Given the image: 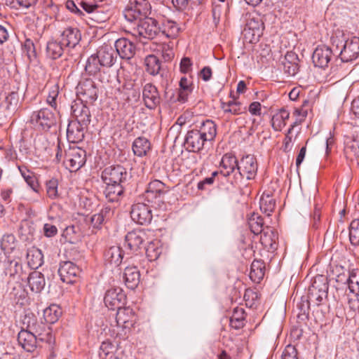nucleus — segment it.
<instances>
[{
    "label": "nucleus",
    "instance_id": "nucleus-38",
    "mask_svg": "<svg viewBox=\"0 0 359 359\" xmlns=\"http://www.w3.org/2000/svg\"><path fill=\"white\" fill-rule=\"evenodd\" d=\"M290 117V112L285 109H281L276 113L271 118L272 128L276 131H280L285 126L286 121Z\"/></svg>",
    "mask_w": 359,
    "mask_h": 359
},
{
    "label": "nucleus",
    "instance_id": "nucleus-44",
    "mask_svg": "<svg viewBox=\"0 0 359 359\" xmlns=\"http://www.w3.org/2000/svg\"><path fill=\"white\" fill-rule=\"evenodd\" d=\"M345 152L347 155L359 157V137H347L345 140Z\"/></svg>",
    "mask_w": 359,
    "mask_h": 359
},
{
    "label": "nucleus",
    "instance_id": "nucleus-22",
    "mask_svg": "<svg viewBox=\"0 0 359 359\" xmlns=\"http://www.w3.org/2000/svg\"><path fill=\"white\" fill-rule=\"evenodd\" d=\"M88 125L81 124L79 122L69 121L67 129V138L72 143L81 142L85 135V129Z\"/></svg>",
    "mask_w": 359,
    "mask_h": 359
},
{
    "label": "nucleus",
    "instance_id": "nucleus-32",
    "mask_svg": "<svg viewBox=\"0 0 359 359\" xmlns=\"http://www.w3.org/2000/svg\"><path fill=\"white\" fill-rule=\"evenodd\" d=\"M123 193V184H106L104 194L109 202H117Z\"/></svg>",
    "mask_w": 359,
    "mask_h": 359
},
{
    "label": "nucleus",
    "instance_id": "nucleus-37",
    "mask_svg": "<svg viewBox=\"0 0 359 359\" xmlns=\"http://www.w3.org/2000/svg\"><path fill=\"white\" fill-rule=\"evenodd\" d=\"M233 98L227 102H222L221 108L225 114H231L233 115H239L245 111L246 108L242 106V104L236 101V98L231 95Z\"/></svg>",
    "mask_w": 359,
    "mask_h": 359
},
{
    "label": "nucleus",
    "instance_id": "nucleus-47",
    "mask_svg": "<svg viewBox=\"0 0 359 359\" xmlns=\"http://www.w3.org/2000/svg\"><path fill=\"white\" fill-rule=\"evenodd\" d=\"M116 347L109 341H103L100 347L99 355L102 359H113Z\"/></svg>",
    "mask_w": 359,
    "mask_h": 359
},
{
    "label": "nucleus",
    "instance_id": "nucleus-23",
    "mask_svg": "<svg viewBox=\"0 0 359 359\" xmlns=\"http://www.w3.org/2000/svg\"><path fill=\"white\" fill-rule=\"evenodd\" d=\"M60 42L67 48H74L81 41V34L76 27L66 28L60 34Z\"/></svg>",
    "mask_w": 359,
    "mask_h": 359
},
{
    "label": "nucleus",
    "instance_id": "nucleus-53",
    "mask_svg": "<svg viewBox=\"0 0 359 359\" xmlns=\"http://www.w3.org/2000/svg\"><path fill=\"white\" fill-rule=\"evenodd\" d=\"M244 319L243 309L237 308L230 318V325L235 329H240L244 325Z\"/></svg>",
    "mask_w": 359,
    "mask_h": 359
},
{
    "label": "nucleus",
    "instance_id": "nucleus-63",
    "mask_svg": "<svg viewBox=\"0 0 359 359\" xmlns=\"http://www.w3.org/2000/svg\"><path fill=\"white\" fill-rule=\"evenodd\" d=\"M249 111L255 116L261 114V104L259 102H253L249 106Z\"/></svg>",
    "mask_w": 359,
    "mask_h": 359
},
{
    "label": "nucleus",
    "instance_id": "nucleus-46",
    "mask_svg": "<svg viewBox=\"0 0 359 359\" xmlns=\"http://www.w3.org/2000/svg\"><path fill=\"white\" fill-rule=\"evenodd\" d=\"M101 67H102V65L95 54L88 57L86 62L85 69L88 73V74L96 76L98 73H100Z\"/></svg>",
    "mask_w": 359,
    "mask_h": 359
},
{
    "label": "nucleus",
    "instance_id": "nucleus-26",
    "mask_svg": "<svg viewBox=\"0 0 359 359\" xmlns=\"http://www.w3.org/2000/svg\"><path fill=\"white\" fill-rule=\"evenodd\" d=\"M220 166V173L224 177H228L235 170L238 171V163L233 155L226 154L222 158Z\"/></svg>",
    "mask_w": 359,
    "mask_h": 359
},
{
    "label": "nucleus",
    "instance_id": "nucleus-48",
    "mask_svg": "<svg viewBox=\"0 0 359 359\" xmlns=\"http://www.w3.org/2000/svg\"><path fill=\"white\" fill-rule=\"evenodd\" d=\"M61 315L60 308L52 305L43 311V317L47 323L53 324L57 322Z\"/></svg>",
    "mask_w": 359,
    "mask_h": 359
},
{
    "label": "nucleus",
    "instance_id": "nucleus-7",
    "mask_svg": "<svg viewBox=\"0 0 359 359\" xmlns=\"http://www.w3.org/2000/svg\"><path fill=\"white\" fill-rule=\"evenodd\" d=\"M337 48L340 49L339 57L343 62H349L356 60L359 56V38L352 37L341 45L337 44Z\"/></svg>",
    "mask_w": 359,
    "mask_h": 359
},
{
    "label": "nucleus",
    "instance_id": "nucleus-55",
    "mask_svg": "<svg viewBox=\"0 0 359 359\" xmlns=\"http://www.w3.org/2000/svg\"><path fill=\"white\" fill-rule=\"evenodd\" d=\"M249 226L251 231L255 234H259L265 230L263 228V219L260 216L252 215L250 218Z\"/></svg>",
    "mask_w": 359,
    "mask_h": 359
},
{
    "label": "nucleus",
    "instance_id": "nucleus-30",
    "mask_svg": "<svg viewBox=\"0 0 359 359\" xmlns=\"http://www.w3.org/2000/svg\"><path fill=\"white\" fill-rule=\"evenodd\" d=\"M79 4L83 11L92 14L93 19L105 21L108 18L107 15L101 10L100 6L96 3L81 1Z\"/></svg>",
    "mask_w": 359,
    "mask_h": 359
},
{
    "label": "nucleus",
    "instance_id": "nucleus-10",
    "mask_svg": "<svg viewBox=\"0 0 359 359\" xmlns=\"http://www.w3.org/2000/svg\"><path fill=\"white\" fill-rule=\"evenodd\" d=\"M130 216L132 219L141 225L149 224L152 220L151 208L144 203H136L132 205Z\"/></svg>",
    "mask_w": 359,
    "mask_h": 359
},
{
    "label": "nucleus",
    "instance_id": "nucleus-9",
    "mask_svg": "<svg viewBox=\"0 0 359 359\" xmlns=\"http://www.w3.org/2000/svg\"><path fill=\"white\" fill-rule=\"evenodd\" d=\"M126 169L121 165H110L102 172V180L105 184H123L128 178Z\"/></svg>",
    "mask_w": 359,
    "mask_h": 359
},
{
    "label": "nucleus",
    "instance_id": "nucleus-60",
    "mask_svg": "<svg viewBox=\"0 0 359 359\" xmlns=\"http://www.w3.org/2000/svg\"><path fill=\"white\" fill-rule=\"evenodd\" d=\"M192 62L189 57H183L180 62V70L186 74L191 70Z\"/></svg>",
    "mask_w": 359,
    "mask_h": 359
},
{
    "label": "nucleus",
    "instance_id": "nucleus-50",
    "mask_svg": "<svg viewBox=\"0 0 359 359\" xmlns=\"http://www.w3.org/2000/svg\"><path fill=\"white\" fill-rule=\"evenodd\" d=\"M18 169L27 184L32 188L33 191L38 192L39 184L34 175L25 167L19 166Z\"/></svg>",
    "mask_w": 359,
    "mask_h": 359
},
{
    "label": "nucleus",
    "instance_id": "nucleus-12",
    "mask_svg": "<svg viewBox=\"0 0 359 359\" xmlns=\"http://www.w3.org/2000/svg\"><path fill=\"white\" fill-rule=\"evenodd\" d=\"M142 99L147 108L154 109L161 103V96L157 88L151 83H146L142 88Z\"/></svg>",
    "mask_w": 359,
    "mask_h": 359
},
{
    "label": "nucleus",
    "instance_id": "nucleus-15",
    "mask_svg": "<svg viewBox=\"0 0 359 359\" xmlns=\"http://www.w3.org/2000/svg\"><path fill=\"white\" fill-rule=\"evenodd\" d=\"M333 50L328 46H319L313 51L312 60L316 67L325 68L331 61Z\"/></svg>",
    "mask_w": 359,
    "mask_h": 359
},
{
    "label": "nucleus",
    "instance_id": "nucleus-14",
    "mask_svg": "<svg viewBox=\"0 0 359 359\" xmlns=\"http://www.w3.org/2000/svg\"><path fill=\"white\" fill-rule=\"evenodd\" d=\"M79 273V268L72 262H64L60 264L58 274L64 283H73Z\"/></svg>",
    "mask_w": 359,
    "mask_h": 359
},
{
    "label": "nucleus",
    "instance_id": "nucleus-62",
    "mask_svg": "<svg viewBox=\"0 0 359 359\" xmlns=\"http://www.w3.org/2000/svg\"><path fill=\"white\" fill-rule=\"evenodd\" d=\"M66 7L69 11L78 15H81L83 14V11L79 9L75 3L72 0L67 1Z\"/></svg>",
    "mask_w": 359,
    "mask_h": 359
},
{
    "label": "nucleus",
    "instance_id": "nucleus-58",
    "mask_svg": "<svg viewBox=\"0 0 359 359\" xmlns=\"http://www.w3.org/2000/svg\"><path fill=\"white\" fill-rule=\"evenodd\" d=\"M58 96V90L57 89H54L49 92V94L47 97L46 102L47 103L53 108L55 111L57 110V98Z\"/></svg>",
    "mask_w": 359,
    "mask_h": 359
},
{
    "label": "nucleus",
    "instance_id": "nucleus-49",
    "mask_svg": "<svg viewBox=\"0 0 359 359\" xmlns=\"http://www.w3.org/2000/svg\"><path fill=\"white\" fill-rule=\"evenodd\" d=\"M43 262V255L41 250H36L27 253V264L31 269H38Z\"/></svg>",
    "mask_w": 359,
    "mask_h": 359
},
{
    "label": "nucleus",
    "instance_id": "nucleus-11",
    "mask_svg": "<svg viewBox=\"0 0 359 359\" xmlns=\"http://www.w3.org/2000/svg\"><path fill=\"white\" fill-rule=\"evenodd\" d=\"M126 299V296L120 287H112L107 290L104 297L106 306L111 310L123 306Z\"/></svg>",
    "mask_w": 359,
    "mask_h": 359
},
{
    "label": "nucleus",
    "instance_id": "nucleus-16",
    "mask_svg": "<svg viewBox=\"0 0 359 359\" xmlns=\"http://www.w3.org/2000/svg\"><path fill=\"white\" fill-rule=\"evenodd\" d=\"M206 142V140L197 130H191L188 131L186 135L184 145L188 151L198 152L203 148Z\"/></svg>",
    "mask_w": 359,
    "mask_h": 359
},
{
    "label": "nucleus",
    "instance_id": "nucleus-28",
    "mask_svg": "<svg viewBox=\"0 0 359 359\" xmlns=\"http://www.w3.org/2000/svg\"><path fill=\"white\" fill-rule=\"evenodd\" d=\"M123 277L127 287L134 290L140 283V273L136 266H127Z\"/></svg>",
    "mask_w": 359,
    "mask_h": 359
},
{
    "label": "nucleus",
    "instance_id": "nucleus-1",
    "mask_svg": "<svg viewBox=\"0 0 359 359\" xmlns=\"http://www.w3.org/2000/svg\"><path fill=\"white\" fill-rule=\"evenodd\" d=\"M151 6L147 0H130L126 5L123 15L130 22H137L150 13Z\"/></svg>",
    "mask_w": 359,
    "mask_h": 359
},
{
    "label": "nucleus",
    "instance_id": "nucleus-8",
    "mask_svg": "<svg viewBox=\"0 0 359 359\" xmlns=\"http://www.w3.org/2000/svg\"><path fill=\"white\" fill-rule=\"evenodd\" d=\"M48 339L41 337V334H37V331L32 332L30 330H22L18 335V341L19 344L27 352H32L36 347L37 341H43L50 340L51 336L47 334Z\"/></svg>",
    "mask_w": 359,
    "mask_h": 359
},
{
    "label": "nucleus",
    "instance_id": "nucleus-39",
    "mask_svg": "<svg viewBox=\"0 0 359 359\" xmlns=\"http://www.w3.org/2000/svg\"><path fill=\"white\" fill-rule=\"evenodd\" d=\"M259 205L260 210L269 216L275 208L276 201L269 192H264L260 198Z\"/></svg>",
    "mask_w": 359,
    "mask_h": 359
},
{
    "label": "nucleus",
    "instance_id": "nucleus-54",
    "mask_svg": "<svg viewBox=\"0 0 359 359\" xmlns=\"http://www.w3.org/2000/svg\"><path fill=\"white\" fill-rule=\"evenodd\" d=\"M349 239L352 245H359V219L351 222L349 227Z\"/></svg>",
    "mask_w": 359,
    "mask_h": 359
},
{
    "label": "nucleus",
    "instance_id": "nucleus-2",
    "mask_svg": "<svg viewBox=\"0 0 359 359\" xmlns=\"http://www.w3.org/2000/svg\"><path fill=\"white\" fill-rule=\"evenodd\" d=\"M130 32L135 37L152 39L160 34V27L156 20L146 16L136 22Z\"/></svg>",
    "mask_w": 359,
    "mask_h": 359
},
{
    "label": "nucleus",
    "instance_id": "nucleus-51",
    "mask_svg": "<svg viewBox=\"0 0 359 359\" xmlns=\"http://www.w3.org/2000/svg\"><path fill=\"white\" fill-rule=\"evenodd\" d=\"M264 275L263 263L260 261L252 262L250 267V278L259 282Z\"/></svg>",
    "mask_w": 359,
    "mask_h": 359
},
{
    "label": "nucleus",
    "instance_id": "nucleus-6",
    "mask_svg": "<svg viewBox=\"0 0 359 359\" xmlns=\"http://www.w3.org/2000/svg\"><path fill=\"white\" fill-rule=\"evenodd\" d=\"M328 291L327 278L323 275L316 276L309 287L308 301H316L317 304L322 302L327 297Z\"/></svg>",
    "mask_w": 359,
    "mask_h": 359
},
{
    "label": "nucleus",
    "instance_id": "nucleus-45",
    "mask_svg": "<svg viewBox=\"0 0 359 359\" xmlns=\"http://www.w3.org/2000/svg\"><path fill=\"white\" fill-rule=\"evenodd\" d=\"M0 247L4 254L11 253L15 248V238L12 233H7L2 236Z\"/></svg>",
    "mask_w": 359,
    "mask_h": 359
},
{
    "label": "nucleus",
    "instance_id": "nucleus-3",
    "mask_svg": "<svg viewBox=\"0 0 359 359\" xmlns=\"http://www.w3.org/2000/svg\"><path fill=\"white\" fill-rule=\"evenodd\" d=\"M29 121L36 130L48 131L55 125L56 116L50 109L43 108L33 111Z\"/></svg>",
    "mask_w": 359,
    "mask_h": 359
},
{
    "label": "nucleus",
    "instance_id": "nucleus-31",
    "mask_svg": "<svg viewBox=\"0 0 359 359\" xmlns=\"http://www.w3.org/2000/svg\"><path fill=\"white\" fill-rule=\"evenodd\" d=\"M123 252L118 246H112L109 248L104 253L105 262L115 266H119L123 259Z\"/></svg>",
    "mask_w": 359,
    "mask_h": 359
},
{
    "label": "nucleus",
    "instance_id": "nucleus-25",
    "mask_svg": "<svg viewBox=\"0 0 359 359\" xmlns=\"http://www.w3.org/2000/svg\"><path fill=\"white\" fill-rule=\"evenodd\" d=\"M283 65L285 74L290 76H295L298 73L299 69L297 55L293 52H287L285 55Z\"/></svg>",
    "mask_w": 359,
    "mask_h": 359
},
{
    "label": "nucleus",
    "instance_id": "nucleus-52",
    "mask_svg": "<svg viewBox=\"0 0 359 359\" xmlns=\"http://www.w3.org/2000/svg\"><path fill=\"white\" fill-rule=\"evenodd\" d=\"M22 270V264L16 259L8 260L5 264L4 273L11 277H14L15 275L19 274Z\"/></svg>",
    "mask_w": 359,
    "mask_h": 359
},
{
    "label": "nucleus",
    "instance_id": "nucleus-57",
    "mask_svg": "<svg viewBox=\"0 0 359 359\" xmlns=\"http://www.w3.org/2000/svg\"><path fill=\"white\" fill-rule=\"evenodd\" d=\"M282 359H297V353L294 346L287 345L282 353Z\"/></svg>",
    "mask_w": 359,
    "mask_h": 359
},
{
    "label": "nucleus",
    "instance_id": "nucleus-4",
    "mask_svg": "<svg viewBox=\"0 0 359 359\" xmlns=\"http://www.w3.org/2000/svg\"><path fill=\"white\" fill-rule=\"evenodd\" d=\"M98 92V88L91 79L81 80L76 88L78 100L86 103H93L97 99Z\"/></svg>",
    "mask_w": 359,
    "mask_h": 359
},
{
    "label": "nucleus",
    "instance_id": "nucleus-19",
    "mask_svg": "<svg viewBox=\"0 0 359 359\" xmlns=\"http://www.w3.org/2000/svg\"><path fill=\"white\" fill-rule=\"evenodd\" d=\"M102 67H111L117 60V55L114 48L110 45L104 44L99 48L95 54Z\"/></svg>",
    "mask_w": 359,
    "mask_h": 359
},
{
    "label": "nucleus",
    "instance_id": "nucleus-59",
    "mask_svg": "<svg viewBox=\"0 0 359 359\" xmlns=\"http://www.w3.org/2000/svg\"><path fill=\"white\" fill-rule=\"evenodd\" d=\"M43 233L48 238L53 237L57 233V228L53 224L46 223L43 225Z\"/></svg>",
    "mask_w": 359,
    "mask_h": 359
},
{
    "label": "nucleus",
    "instance_id": "nucleus-17",
    "mask_svg": "<svg viewBox=\"0 0 359 359\" xmlns=\"http://www.w3.org/2000/svg\"><path fill=\"white\" fill-rule=\"evenodd\" d=\"M116 55L125 60L131 59L135 54V45L126 38H120L114 43Z\"/></svg>",
    "mask_w": 359,
    "mask_h": 359
},
{
    "label": "nucleus",
    "instance_id": "nucleus-13",
    "mask_svg": "<svg viewBox=\"0 0 359 359\" xmlns=\"http://www.w3.org/2000/svg\"><path fill=\"white\" fill-rule=\"evenodd\" d=\"M257 163L255 158L251 155H247L242 158L238 163V172L240 175L245 177L248 180L254 179L257 172Z\"/></svg>",
    "mask_w": 359,
    "mask_h": 359
},
{
    "label": "nucleus",
    "instance_id": "nucleus-35",
    "mask_svg": "<svg viewBox=\"0 0 359 359\" xmlns=\"http://www.w3.org/2000/svg\"><path fill=\"white\" fill-rule=\"evenodd\" d=\"M197 130L207 142L212 141L217 135L216 124L209 119L203 121Z\"/></svg>",
    "mask_w": 359,
    "mask_h": 359
},
{
    "label": "nucleus",
    "instance_id": "nucleus-56",
    "mask_svg": "<svg viewBox=\"0 0 359 359\" xmlns=\"http://www.w3.org/2000/svg\"><path fill=\"white\" fill-rule=\"evenodd\" d=\"M58 182L56 179H52L46 183V191L49 198H55L57 196Z\"/></svg>",
    "mask_w": 359,
    "mask_h": 359
},
{
    "label": "nucleus",
    "instance_id": "nucleus-61",
    "mask_svg": "<svg viewBox=\"0 0 359 359\" xmlns=\"http://www.w3.org/2000/svg\"><path fill=\"white\" fill-rule=\"evenodd\" d=\"M106 221L102 215L95 214L91 217V224L94 228H100L101 224Z\"/></svg>",
    "mask_w": 359,
    "mask_h": 359
},
{
    "label": "nucleus",
    "instance_id": "nucleus-36",
    "mask_svg": "<svg viewBox=\"0 0 359 359\" xmlns=\"http://www.w3.org/2000/svg\"><path fill=\"white\" fill-rule=\"evenodd\" d=\"M132 149L135 156L143 157L150 150L151 144L146 137H139L134 140Z\"/></svg>",
    "mask_w": 359,
    "mask_h": 359
},
{
    "label": "nucleus",
    "instance_id": "nucleus-42",
    "mask_svg": "<svg viewBox=\"0 0 359 359\" xmlns=\"http://www.w3.org/2000/svg\"><path fill=\"white\" fill-rule=\"evenodd\" d=\"M246 27L259 35L264 28V23L260 16L250 14L246 18Z\"/></svg>",
    "mask_w": 359,
    "mask_h": 359
},
{
    "label": "nucleus",
    "instance_id": "nucleus-43",
    "mask_svg": "<svg viewBox=\"0 0 359 359\" xmlns=\"http://www.w3.org/2000/svg\"><path fill=\"white\" fill-rule=\"evenodd\" d=\"M147 72L151 75H157L160 72L161 63L158 57L154 55H149L145 58Z\"/></svg>",
    "mask_w": 359,
    "mask_h": 359
},
{
    "label": "nucleus",
    "instance_id": "nucleus-40",
    "mask_svg": "<svg viewBox=\"0 0 359 359\" xmlns=\"http://www.w3.org/2000/svg\"><path fill=\"white\" fill-rule=\"evenodd\" d=\"M180 32V27L177 24L170 20H165L163 22L162 27L160 28V33L167 38H175Z\"/></svg>",
    "mask_w": 359,
    "mask_h": 359
},
{
    "label": "nucleus",
    "instance_id": "nucleus-33",
    "mask_svg": "<svg viewBox=\"0 0 359 359\" xmlns=\"http://www.w3.org/2000/svg\"><path fill=\"white\" fill-rule=\"evenodd\" d=\"M28 285L32 292H40L46 285L43 275L36 271L30 273L28 277Z\"/></svg>",
    "mask_w": 359,
    "mask_h": 359
},
{
    "label": "nucleus",
    "instance_id": "nucleus-27",
    "mask_svg": "<svg viewBox=\"0 0 359 359\" xmlns=\"http://www.w3.org/2000/svg\"><path fill=\"white\" fill-rule=\"evenodd\" d=\"M165 184L160 180L151 181L144 193V197L148 202H152L165 192Z\"/></svg>",
    "mask_w": 359,
    "mask_h": 359
},
{
    "label": "nucleus",
    "instance_id": "nucleus-18",
    "mask_svg": "<svg viewBox=\"0 0 359 359\" xmlns=\"http://www.w3.org/2000/svg\"><path fill=\"white\" fill-rule=\"evenodd\" d=\"M72 116L76 118L74 121L88 125L90 122V112L84 102L75 100L71 106Z\"/></svg>",
    "mask_w": 359,
    "mask_h": 359
},
{
    "label": "nucleus",
    "instance_id": "nucleus-29",
    "mask_svg": "<svg viewBox=\"0 0 359 359\" xmlns=\"http://www.w3.org/2000/svg\"><path fill=\"white\" fill-rule=\"evenodd\" d=\"M260 234V241L264 248L269 250H275L277 248L278 235L273 229L266 227Z\"/></svg>",
    "mask_w": 359,
    "mask_h": 359
},
{
    "label": "nucleus",
    "instance_id": "nucleus-41",
    "mask_svg": "<svg viewBox=\"0 0 359 359\" xmlns=\"http://www.w3.org/2000/svg\"><path fill=\"white\" fill-rule=\"evenodd\" d=\"M348 290L349 293L353 294L352 298L357 299L359 297V274L352 272L349 274L348 278L346 280Z\"/></svg>",
    "mask_w": 359,
    "mask_h": 359
},
{
    "label": "nucleus",
    "instance_id": "nucleus-5",
    "mask_svg": "<svg viewBox=\"0 0 359 359\" xmlns=\"http://www.w3.org/2000/svg\"><path fill=\"white\" fill-rule=\"evenodd\" d=\"M86 151L79 147H70L65 151L64 164L70 172H76L86 163Z\"/></svg>",
    "mask_w": 359,
    "mask_h": 359
},
{
    "label": "nucleus",
    "instance_id": "nucleus-21",
    "mask_svg": "<svg viewBox=\"0 0 359 359\" xmlns=\"http://www.w3.org/2000/svg\"><path fill=\"white\" fill-rule=\"evenodd\" d=\"M146 238L145 231L142 229H135L126 234L125 243L131 251L135 252L141 248Z\"/></svg>",
    "mask_w": 359,
    "mask_h": 359
},
{
    "label": "nucleus",
    "instance_id": "nucleus-34",
    "mask_svg": "<svg viewBox=\"0 0 359 359\" xmlns=\"http://www.w3.org/2000/svg\"><path fill=\"white\" fill-rule=\"evenodd\" d=\"M64 47L60 41L50 40L46 44V56L51 60H56L60 57L64 53Z\"/></svg>",
    "mask_w": 359,
    "mask_h": 359
},
{
    "label": "nucleus",
    "instance_id": "nucleus-24",
    "mask_svg": "<svg viewBox=\"0 0 359 359\" xmlns=\"http://www.w3.org/2000/svg\"><path fill=\"white\" fill-rule=\"evenodd\" d=\"M116 322L118 326L123 328H130L135 322V314L133 310L128 307L117 308Z\"/></svg>",
    "mask_w": 359,
    "mask_h": 359
},
{
    "label": "nucleus",
    "instance_id": "nucleus-20",
    "mask_svg": "<svg viewBox=\"0 0 359 359\" xmlns=\"http://www.w3.org/2000/svg\"><path fill=\"white\" fill-rule=\"evenodd\" d=\"M192 81L185 76L180 79L179 82V88L177 90V96L174 98L170 97V100L172 102H178L182 104L188 102L189 95L193 92Z\"/></svg>",
    "mask_w": 359,
    "mask_h": 359
},
{
    "label": "nucleus",
    "instance_id": "nucleus-64",
    "mask_svg": "<svg viewBox=\"0 0 359 359\" xmlns=\"http://www.w3.org/2000/svg\"><path fill=\"white\" fill-rule=\"evenodd\" d=\"M311 106V102L308 100H304L302 102V109H297L296 111L303 117H306L307 115L308 109H310Z\"/></svg>",
    "mask_w": 359,
    "mask_h": 359
}]
</instances>
